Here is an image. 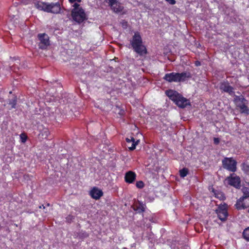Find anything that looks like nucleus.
Listing matches in <instances>:
<instances>
[{
    "label": "nucleus",
    "instance_id": "obj_5",
    "mask_svg": "<svg viewBox=\"0 0 249 249\" xmlns=\"http://www.w3.org/2000/svg\"><path fill=\"white\" fill-rule=\"evenodd\" d=\"M234 102L236 107L240 109V112L247 115L249 114V108L247 107L248 101L244 96L234 95Z\"/></svg>",
    "mask_w": 249,
    "mask_h": 249
},
{
    "label": "nucleus",
    "instance_id": "obj_19",
    "mask_svg": "<svg viewBox=\"0 0 249 249\" xmlns=\"http://www.w3.org/2000/svg\"><path fill=\"white\" fill-rule=\"evenodd\" d=\"M50 134L49 129L47 128H44L40 131L39 135H41L42 139H47Z\"/></svg>",
    "mask_w": 249,
    "mask_h": 249
},
{
    "label": "nucleus",
    "instance_id": "obj_32",
    "mask_svg": "<svg viewBox=\"0 0 249 249\" xmlns=\"http://www.w3.org/2000/svg\"><path fill=\"white\" fill-rule=\"evenodd\" d=\"M171 249H179L178 247L173 246H171Z\"/></svg>",
    "mask_w": 249,
    "mask_h": 249
},
{
    "label": "nucleus",
    "instance_id": "obj_4",
    "mask_svg": "<svg viewBox=\"0 0 249 249\" xmlns=\"http://www.w3.org/2000/svg\"><path fill=\"white\" fill-rule=\"evenodd\" d=\"M73 9L71 11V16L73 20L81 23L88 19L85 10L77 3L73 5Z\"/></svg>",
    "mask_w": 249,
    "mask_h": 249
},
{
    "label": "nucleus",
    "instance_id": "obj_7",
    "mask_svg": "<svg viewBox=\"0 0 249 249\" xmlns=\"http://www.w3.org/2000/svg\"><path fill=\"white\" fill-rule=\"evenodd\" d=\"M222 162L223 168L228 171L233 173L236 171L237 162L232 158H225Z\"/></svg>",
    "mask_w": 249,
    "mask_h": 249
},
{
    "label": "nucleus",
    "instance_id": "obj_17",
    "mask_svg": "<svg viewBox=\"0 0 249 249\" xmlns=\"http://www.w3.org/2000/svg\"><path fill=\"white\" fill-rule=\"evenodd\" d=\"M74 236L75 238L83 240L89 237V234L84 231H81L75 233Z\"/></svg>",
    "mask_w": 249,
    "mask_h": 249
},
{
    "label": "nucleus",
    "instance_id": "obj_22",
    "mask_svg": "<svg viewBox=\"0 0 249 249\" xmlns=\"http://www.w3.org/2000/svg\"><path fill=\"white\" fill-rule=\"evenodd\" d=\"M214 195L216 197L220 200H223L225 198L224 195L221 192H215Z\"/></svg>",
    "mask_w": 249,
    "mask_h": 249
},
{
    "label": "nucleus",
    "instance_id": "obj_2",
    "mask_svg": "<svg viewBox=\"0 0 249 249\" xmlns=\"http://www.w3.org/2000/svg\"><path fill=\"white\" fill-rule=\"evenodd\" d=\"M130 45L134 52L140 56L147 53V50L143 45L142 36L138 32H135L130 40Z\"/></svg>",
    "mask_w": 249,
    "mask_h": 249
},
{
    "label": "nucleus",
    "instance_id": "obj_29",
    "mask_svg": "<svg viewBox=\"0 0 249 249\" xmlns=\"http://www.w3.org/2000/svg\"><path fill=\"white\" fill-rule=\"evenodd\" d=\"M213 141H214V143L216 144H218L219 142V140L218 138H214Z\"/></svg>",
    "mask_w": 249,
    "mask_h": 249
},
{
    "label": "nucleus",
    "instance_id": "obj_11",
    "mask_svg": "<svg viewBox=\"0 0 249 249\" xmlns=\"http://www.w3.org/2000/svg\"><path fill=\"white\" fill-rule=\"evenodd\" d=\"M110 5L111 9L115 13H119L122 11L124 7L119 2L118 0H106Z\"/></svg>",
    "mask_w": 249,
    "mask_h": 249
},
{
    "label": "nucleus",
    "instance_id": "obj_13",
    "mask_svg": "<svg viewBox=\"0 0 249 249\" xmlns=\"http://www.w3.org/2000/svg\"><path fill=\"white\" fill-rule=\"evenodd\" d=\"M178 72L166 73L163 77V79L169 82H178Z\"/></svg>",
    "mask_w": 249,
    "mask_h": 249
},
{
    "label": "nucleus",
    "instance_id": "obj_10",
    "mask_svg": "<svg viewBox=\"0 0 249 249\" xmlns=\"http://www.w3.org/2000/svg\"><path fill=\"white\" fill-rule=\"evenodd\" d=\"M216 213L220 220L223 221L226 220L228 215L227 205L225 203L219 205L216 210Z\"/></svg>",
    "mask_w": 249,
    "mask_h": 249
},
{
    "label": "nucleus",
    "instance_id": "obj_1",
    "mask_svg": "<svg viewBox=\"0 0 249 249\" xmlns=\"http://www.w3.org/2000/svg\"><path fill=\"white\" fill-rule=\"evenodd\" d=\"M21 3L24 5L34 3L35 6L40 10L48 13L58 14L60 12V5L58 2L48 3L46 2L34 1V0H22Z\"/></svg>",
    "mask_w": 249,
    "mask_h": 249
},
{
    "label": "nucleus",
    "instance_id": "obj_26",
    "mask_svg": "<svg viewBox=\"0 0 249 249\" xmlns=\"http://www.w3.org/2000/svg\"><path fill=\"white\" fill-rule=\"evenodd\" d=\"M122 26L124 29H126L128 26L127 22L125 20H122L121 22Z\"/></svg>",
    "mask_w": 249,
    "mask_h": 249
},
{
    "label": "nucleus",
    "instance_id": "obj_28",
    "mask_svg": "<svg viewBox=\"0 0 249 249\" xmlns=\"http://www.w3.org/2000/svg\"><path fill=\"white\" fill-rule=\"evenodd\" d=\"M168 1L170 4L174 5L176 3V1L175 0H165Z\"/></svg>",
    "mask_w": 249,
    "mask_h": 249
},
{
    "label": "nucleus",
    "instance_id": "obj_14",
    "mask_svg": "<svg viewBox=\"0 0 249 249\" xmlns=\"http://www.w3.org/2000/svg\"><path fill=\"white\" fill-rule=\"evenodd\" d=\"M91 196L96 199H99L103 195L102 191L96 187H94L90 192Z\"/></svg>",
    "mask_w": 249,
    "mask_h": 249
},
{
    "label": "nucleus",
    "instance_id": "obj_21",
    "mask_svg": "<svg viewBox=\"0 0 249 249\" xmlns=\"http://www.w3.org/2000/svg\"><path fill=\"white\" fill-rule=\"evenodd\" d=\"M9 104L11 106V108H15L17 104V98L14 97L9 101Z\"/></svg>",
    "mask_w": 249,
    "mask_h": 249
},
{
    "label": "nucleus",
    "instance_id": "obj_27",
    "mask_svg": "<svg viewBox=\"0 0 249 249\" xmlns=\"http://www.w3.org/2000/svg\"><path fill=\"white\" fill-rule=\"evenodd\" d=\"M73 219L74 216L71 215H69L66 217V220L68 222H71Z\"/></svg>",
    "mask_w": 249,
    "mask_h": 249
},
{
    "label": "nucleus",
    "instance_id": "obj_30",
    "mask_svg": "<svg viewBox=\"0 0 249 249\" xmlns=\"http://www.w3.org/2000/svg\"><path fill=\"white\" fill-rule=\"evenodd\" d=\"M69 1L70 3H73L75 2V1L80 2L81 1V0H69Z\"/></svg>",
    "mask_w": 249,
    "mask_h": 249
},
{
    "label": "nucleus",
    "instance_id": "obj_34",
    "mask_svg": "<svg viewBox=\"0 0 249 249\" xmlns=\"http://www.w3.org/2000/svg\"><path fill=\"white\" fill-rule=\"evenodd\" d=\"M39 207L40 209H41V208L45 209V207L43 205L40 206Z\"/></svg>",
    "mask_w": 249,
    "mask_h": 249
},
{
    "label": "nucleus",
    "instance_id": "obj_20",
    "mask_svg": "<svg viewBox=\"0 0 249 249\" xmlns=\"http://www.w3.org/2000/svg\"><path fill=\"white\" fill-rule=\"evenodd\" d=\"M243 236L244 238L249 242V227L245 229L243 232Z\"/></svg>",
    "mask_w": 249,
    "mask_h": 249
},
{
    "label": "nucleus",
    "instance_id": "obj_35",
    "mask_svg": "<svg viewBox=\"0 0 249 249\" xmlns=\"http://www.w3.org/2000/svg\"><path fill=\"white\" fill-rule=\"evenodd\" d=\"M184 248H185L186 249H188V247H184Z\"/></svg>",
    "mask_w": 249,
    "mask_h": 249
},
{
    "label": "nucleus",
    "instance_id": "obj_24",
    "mask_svg": "<svg viewBox=\"0 0 249 249\" xmlns=\"http://www.w3.org/2000/svg\"><path fill=\"white\" fill-rule=\"evenodd\" d=\"M145 206L142 203H140L139 206L137 207V210L139 213H142L144 211Z\"/></svg>",
    "mask_w": 249,
    "mask_h": 249
},
{
    "label": "nucleus",
    "instance_id": "obj_33",
    "mask_svg": "<svg viewBox=\"0 0 249 249\" xmlns=\"http://www.w3.org/2000/svg\"><path fill=\"white\" fill-rule=\"evenodd\" d=\"M21 139H22V142H25L26 140V138L25 137V138H23V137H21Z\"/></svg>",
    "mask_w": 249,
    "mask_h": 249
},
{
    "label": "nucleus",
    "instance_id": "obj_3",
    "mask_svg": "<svg viewBox=\"0 0 249 249\" xmlns=\"http://www.w3.org/2000/svg\"><path fill=\"white\" fill-rule=\"evenodd\" d=\"M166 95L172 100L178 107L184 108L190 105L189 101L183 97L177 91L169 89L166 91Z\"/></svg>",
    "mask_w": 249,
    "mask_h": 249
},
{
    "label": "nucleus",
    "instance_id": "obj_23",
    "mask_svg": "<svg viewBox=\"0 0 249 249\" xmlns=\"http://www.w3.org/2000/svg\"><path fill=\"white\" fill-rule=\"evenodd\" d=\"M188 169L186 168H183L179 171L180 176L182 178H184L188 174Z\"/></svg>",
    "mask_w": 249,
    "mask_h": 249
},
{
    "label": "nucleus",
    "instance_id": "obj_6",
    "mask_svg": "<svg viewBox=\"0 0 249 249\" xmlns=\"http://www.w3.org/2000/svg\"><path fill=\"white\" fill-rule=\"evenodd\" d=\"M243 196L237 200L235 204L238 210L247 208L249 207V189L247 188L243 189Z\"/></svg>",
    "mask_w": 249,
    "mask_h": 249
},
{
    "label": "nucleus",
    "instance_id": "obj_31",
    "mask_svg": "<svg viewBox=\"0 0 249 249\" xmlns=\"http://www.w3.org/2000/svg\"><path fill=\"white\" fill-rule=\"evenodd\" d=\"M195 65H196V66H200V65H201V63H200V61H196L195 62Z\"/></svg>",
    "mask_w": 249,
    "mask_h": 249
},
{
    "label": "nucleus",
    "instance_id": "obj_12",
    "mask_svg": "<svg viewBox=\"0 0 249 249\" xmlns=\"http://www.w3.org/2000/svg\"><path fill=\"white\" fill-rule=\"evenodd\" d=\"M219 89L223 91L228 93L230 95H235L233 88L230 85L227 81L221 82L219 86Z\"/></svg>",
    "mask_w": 249,
    "mask_h": 249
},
{
    "label": "nucleus",
    "instance_id": "obj_15",
    "mask_svg": "<svg viewBox=\"0 0 249 249\" xmlns=\"http://www.w3.org/2000/svg\"><path fill=\"white\" fill-rule=\"evenodd\" d=\"M136 173L133 171H129L125 173L124 179L126 182L132 183L136 179Z\"/></svg>",
    "mask_w": 249,
    "mask_h": 249
},
{
    "label": "nucleus",
    "instance_id": "obj_9",
    "mask_svg": "<svg viewBox=\"0 0 249 249\" xmlns=\"http://www.w3.org/2000/svg\"><path fill=\"white\" fill-rule=\"evenodd\" d=\"M225 182L236 188L240 187V178L234 173L231 174L225 179Z\"/></svg>",
    "mask_w": 249,
    "mask_h": 249
},
{
    "label": "nucleus",
    "instance_id": "obj_25",
    "mask_svg": "<svg viewBox=\"0 0 249 249\" xmlns=\"http://www.w3.org/2000/svg\"><path fill=\"white\" fill-rule=\"evenodd\" d=\"M136 186L138 188L142 189L144 187V183L142 181H138L136 182Z\"/></svg>",
    "mask_w": 249,
    "mask_h": 249
},
{
    "label": "nucleus",
    "instance_id": "obj_8",
    "mask_svg": "<svg viewBox=\"0 0 249 249\" xmlns=\"http://www.w3.org/2000/svg\"><path fill=\"white\" fill-rule=\"evenodd\" d=\"M37 37L39 40V48L42 50L46 49L50 46V41L48 35L45 33L38 34Z\"/></svg>",
    "mask_w": 249,
    "mask_h": 249
},
{
    "label": "nucleus",
    "instance_id": "obj_16",
    "mask_svg": "<svg viewBox=\"0 0 249 249\" xmlns=\"http://www.w3.org/2000/svg\"><path fill=\"white\" fill-rule=\"evenodd\" d=\"M178 82L184 81L187 78L191 77V74L189 72H183L181 73H178Z\"/></svg>",
    "mask_w": 249,
    "mask_h": 249
},
{
    "label": "nucleus",
    "instance_id": "obj_18",
    "mask_svg": "<svg viewBox=\"0 0 249 249\" xmlns=\"http://www.w3.org/2000/svg\"><path fill=\"white\" fill-rule=\"evenodd\" d=\"M126 142L127 143L132 142L131 146L129 147V149L130 150H133L135 149L136 146L138 144V143L139 142V141L138 140L137 142H135V139L132 137H130V138H126Z\"/></svg>",
    "mask_w": 249,
    "mask_h": 249
}]
</instances>
